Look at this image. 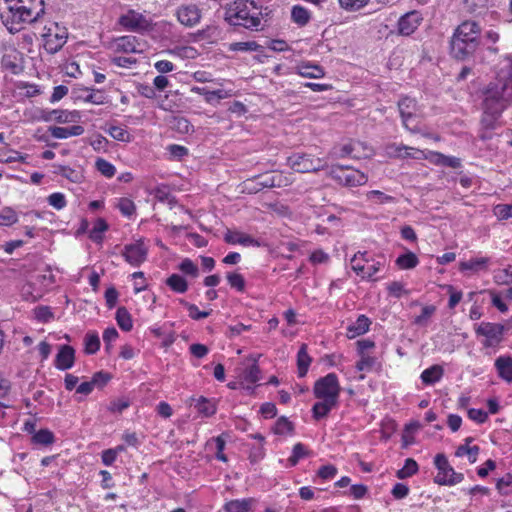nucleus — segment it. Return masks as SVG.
Here are the masks:
<instances>
[{"mask_svg":"<svg viewBox=\"0 0 512 512\" xmlns=\"http://www.w3.org/2000/svg\"><path fill=\"white\" fill-rule=\"evenodd\" d=\"M384 259L373 260L367 258L366 252H358L351 259L352 270L366 280H376L374 276L384 266Z\"/></svg>","mask_w":512,"mask_h":512,"instance_id":"obj_6","label":"nucleus"},{"mask_svg":"<svg viewBox=\"0 0 512 512\" xmlns=\"http://www.w3.org/2000/svg\"><path fill=\"white\" fill-rule=\"evenodd\" d=\"M341 388L335 373H329L318 379L313 387L314 396L319 400H328L338 403Z\"/></svg>","mask_w":512,"mask_h":512,"instance_id":"obj_5","label":"nucleus"},{"mask_svg":"<svg viewBox=\"0 0 512 512\" xmlns=\"http://www.w3.org/2000/svg\"><path fill=\"white\" fill-rule=\"evenodd\" d=\"M485 113L491 114L493 117L500 115L503 110V101L497 92H488L483 102Z\"/></svg>","mask_w":512,"mask_h":512,"instance_id":"obj_23","label":"nucleus"},{"mask_svg":"<svg viewBox=\"0 0 512 512\" xmlns=\"http://www.w3.org/2000/svg\"><path fill=\"white\" fill-rule=\"evenodd\" d=\"M195 409L204 417H209L216 412L215 405L204 397L197 399Z\"/></svg>","mask_w":512,"mask_h":512,"instance_id":"obj_42","label":"nucleus"},{"mask_svg":"<svg viewBox=\"0 0 512 512\" xmlns=\"http://www.w3.org/2000/svg\"><path fill=\"white\" fill-rule=\"evenodd\" d=\"M337 405L338 403L331 402L328 400H319L312 407L313 417L316 420H320L326 417L331 410L337 407Z\"/></svg>","mask_w":512,"mask_h":512,"instance_id":"obj_32","label":"nucleus"},{"mask_svg":"<svg viewBox=\"0 0 512 512\" xmlns=\"http://www.w3.org/2000/svg\"><path fill=\"white\" fill-rule=\"evenodd\" d=\"M108 229V224L102 218H98L92 229L90 230L89 237L94 242H101L103 239L104 232Z\"/></svg>","mask_w":512,"mask_h":512,"instance_id":"obj_40","label":"nucleus"},{"mask_svg":"<svg viewBox=\"0 0 512 512\" xmlns=\"http://www.w3.org/2000/svg\"><path fill=\"white\" fill-rule=\"evenodd\" d=\"M85 352L87 354H95L100 348V338L97 332L90 331L84 338Z\"/></svg>","mask_w":512,"mask_h":512,"instance_id":"obj_38","label":"nucleus"},{"mask_svg":"<svg viewBox=\"0 0 512 512\" xmlns=\"http://www.w3.org/2000/svg\"><path fill=\"white\" fill-rule=\"evenodd\" d=\"M481 28L475 21H464L455 30L451 40V53L457 59L471 56L480 44Z\"/></svg>","mask_w":512,"mask_h":512,"instance_id":"obj_1","label":"nucleus"},{"mask_svg":"<svg viewBox=\"0 0 512 512\" xmlns=\"http://www.w3.org/2000/svg\"><path fill=\"white\" fill-rule=\"evenodd\" d=\"M408 150H414L413 148H410L405 145H398V144H390L386 147V153L391 157H408L412 156V154L408 153ZM414 158H420L417 155L413 154Z\"/></svg>","mask_w":512,"mask_h":512,"instance_id":"obj_44","label":"nucleus"},{"mask_svg":"<svg viewBox=\"0 0 512 512\" xmlns=\"http://www.w3.org/2000/svg\"><path fill=\"white\" fill-rule=\"evenodd\" d=\"M434 465L437 469V475L434 478L436 484L454 486L463 481L464 475L454 470L444 454L440 453L435 456Z\"/></svg>","mask_w":512,"mask_h":512,"instance_id":"obj_7","label":"nucleus"},{"mask_svg":"<svg viewBox=\"0 0 512 512\" xmlns=\"http://www.w3.org/2000/svg\"><path fill=\"white\" fill-rule=\"evenodd\" d=\"M478 446L461 445L457 448L455 455L457 457L467 456L470 463H475L479 454Z\"/></svg>","mask_w":512,"mask_h":512,"instance_id":"obj_43","label":"nucleus"},{"mask_svg":"<svg viewBox=\"0 0 512 512\" xmlns=\"http://www.w3.org/2000/svg\"><path fill=\"white\" fill-rule=\"evenodd\" d=\"M33 442L39 445H50L54 442V435L47 429H41L33 435Z\"/></svg>","mask_w":512,"mask_h":512,"instance_id":"obj_45","label":"nucleus"},{"mask_svg":"<svg viewBox=\"0 0 512 512\" xmlns=\"http://www.w3.org/2000/svg\"><path fill=\"white\" fill-rule=\"evenodd\" d=\"M432 157V161L437 165L450 168H459L461 166L460 159L454 156H446L439 152H433Z\"/></svg>","mask_w":512,"mask_h":512,"instance_id":"obj_34","label":"nucleus"},{"mask_svg":"<svg viewBox=\"0 0 512 512\" xmlns=\"http://www.w3.org/2000/svg\"><path fill=\"white\" fill-rule=\"evenodd\" d=\"M367 199L374 201L378 204H385V203H391L394 202V197L384 194L383 192L379 190H372L367 193Z\"/></svg>","mask_w":512,"mask_h":512,"instance_id":"obj_54","label":"nucleus"},{"mask_svg":"<svg viewBox=\"0 0 512 512\" xmlns=\"http://www.w3.org/2000/svg\"><path fill=\"white\" fill-rule=\"evenodd\" d=\"M371 320L366 315H359L357 319L348 325L346 335L349 339L361 336L369 331Z\"/></svg>","mask_w":512,"mask_h":512,"instance_id":"obj_22","label":"nucleus"},{"mask_svg":"<svg viewBox=\"0 0 512 512\" xmlns=\"http://www.w3.org/2000/svg\"><path fill=\"white\" fill-rule=\"evenodd\" d=\"M418 263H419V260H418L417 256L413 252H410V251L403 255H400L396 259V265L400 269H403V270L412 269V268L416 267L418 265Z\"/></svg>","mask_w":512,"mask_h":512,"instance_id":"obj_39","label":"nucleus"},{"mask_svg":"<svg viewBox=\"0 0 512 512\" xmlns=\"http://www.w3.org/2000/svg\"><path fill=\"white\" fill-rule=\"evenodd\" d=\"M110 49L117 53L135 54L144 51V45L136 36L125 35L117 37L110 42Z\"/></svg>","mask_w":512,"mask_h":512,"instance_id":"obj_14","label":"nucleus"},{"mask_svg":"<svg viewBox=\"0 0 512 512\" xmlns=\"http://www.w3.org/2000/svg\"><path fill=\"white\" fill-rule=\"evenodd\" d=\"M17 221V213L10 207H5L0 211V226H11Z\"/></svg>","mask_w":512,"mask_h":512,"instance_id":"obj_48","label":"nucleus"},{"mask_svg":"<svg viewBox=\"0 0 512 512\" xmlns=\"http://www.w3.org/2000/svg\"><path fill=\"white\" fill-rule=\"evenodd\" d=\"M291 17L297 25L305 26L310 21L311 14L305 7L295 5L292 7Z\"/></svg>","mask_w":512,"mask_h":512,"instance_id":"obj_33","label":"nucleus"},{"mask_svg":"<svg viewBox=\"0 0 512 512\" xmlns=\"http://www.w3.org/2000/svg\"><path fill=\"white\" fill-rule=\"evenodd\" d=\"M297 72L302 77L314 79L322 78L325 75L322 67L310 63H302L298 65Z\"/></svg>","mask_w":512,"mask_h":512,"instance_id":"obj_29","label":"nucleus"},{"mask_svg":"<svg viewBox=\"0 0 512 512\" xmlns=\"http://www.w3.org/2000/svg\"><path fill=\"white\" fill-rule=\"evenodd\" d=\"M504 331V325L483 322L477 327L476 334L485 337V341L483 342L485 347H493L501 343Z\"/></svg>","mask_w":512,"mask_h":512,"instance_id":"obj_13","label":"nucleus"},{"mask_svg":"<svg viewBox=\"0 0 512 512\" xmlns=\"http://www.w3.org/2000/svg\"><path fill=\"white\" fill-rule=\"evenodd\" d=\"M75 362V350L69 345H62L56 355L54 365L59 370H68Z\"/></svg>","mask_w":512,"mask_h":512,"instance_id":"obj_20","label":"nucleus"},{"mask_svg":"<svg viewBox=\"0 0 512 512\" xmlns=\"http://www.w3.org/2000/svg\"><path fill=\"white\" fill-rule=\"evenodd\" d=\"M493 213L499 220L512 218V204H498L494 207Z\"/></svg>","mask_w":512,"mask_h":512,"instance_id":"obj_59","label":"nucleus"},{"mask_svg":"<svg viewBox=\"0 0 512 512\" xmlns=\"http://www.w3.org/2000/svg\"><path fill=\"white\" fill-rule=\"evenodd\" d=\"M118 451H123V447L122 446H118L115 449L104 450L102 452V462H103V464L105 466L112 465L115 462L116 458H117Z\"/></svg>","mask_w":512,"mask_h":512,"instance_id":"obj_63","label":"nucleus"},{"mask_svg":"<svg viewBox=\"0 0 512 512\" xmlns=\"http://www.w3.org/2000/svg\"><path fill=\"white\" fill-rule=\"evenodd\" d=\"M34 314L36 319L41 322H49L54 318V315L48 306H39L35 308Z\"/></svg>","mask_w":512,"mask_h":512,"instance_id":"obj_62","label":"nucleus"},{"mask_svg":"<svg viewBox=\"0 0 512 512\" xmlns=\"http://www.w3.org/2000/svg\"><path fill=\"white\" fill-rule=\"evenodd\" d=\"M307 455V450L302 443H297L294 445L292 454L289 457L288 461L291 466H295L300 459L304 458Z\"/></svg>","mask_w":512,"mask_h":512,"instance_id":"obj_55","label":"nucleus"},{"mask_svg":"<svg viewBox=\"0 0 512 512\" xmlns=\"http://www.w3.org/2000/svg\"><path fill=\"white\" fill-rule=\"evenodd\" d=\"M328 175L342 186L357 187L366 184L368 177L361 171L349 166L333 165Z\"/></svg>","mask_w":512,"mask_h":512,"instance_id":"obj_4","label":"nucleus"},{"mask_svg":"<svg viewBox=\"0 0 512 512\" xmlns=\"http://www.w3.org/2000/svg\"><path fill=\"white\" fill-rule=\"evenodd\" d=\"M121 254L127 263L133 267H138L146 260L148 247L143 240H136L126 244Z\"/></svg>","mask_w":512,"mask_h":512,"instance_id":"obj_12","label":"nucleus"},{"mask_svg":"<svg viewBox=\"0 0 512 512\" xmlns=\"http://www.w3.org/2000/svg\"><path fill=\"white\" fill-rule=\"evenodd\" d=\"M418 471V464L415 460L408 458L405 460V465L402 469L397 472L399 479L411 477Z\"/></svg>","mask_w":512,"mask_h":512,"instance_id":"obj_46","label":"nucleus"},{"mask_svg":"<svg viewBox=\"0 0 512 512\" xmlns=\"http://www.w3.org/2000/svg\"><path fill=\"white\" fill-rule=\"evenodd\" d=\"M81 118V113L77 110L67 111L61 109H54L45 112L43 115L44 121H56L58 123H74L78 122Z\"/></svg>","mask_w":512,"mask_h":512,"instance_id":"obj_19","label":"nucleus"},{"mask_svg":"<svg viewBox=\"0 0 512 512\" xmlns=\"http://www.w3.org/2000/svg\"><path fill=\"white\" fill-rule=\"evenodd\" d=\"M253 502L254 501L251 498L230 500L224 505V511L225 512H250Z\"/></svg>","mask_w":512,"mask_h":512,"instance_id":"obj_28","label":"nucleus"},{"mask_svg":"<svg viewBox=\"0 0 512 512\" xmlns=\"http://www.w3.org/2000/svg\"><path fill=\"white\" fill-rule=\"evenodd\" d=\"M258 44L254 41L233 42L228 46L229 51H256Z\"/></svg>","mask_w":512,"mask_h":512,"instance_id":"obj_60","label":"nucleus"},{"mask_svg":"<svg viewBox=\"0 0 512 512\" xmlns=\"http://www.w3.org/2000/svg\"><path fill=\"white\" fill-rule=\"evenodd\" d=\"M212 442L215 444V448H216V454H215L216 459H218L219 461H222V462H226L227 457L223 453L226 442L223 439V437L218 436L216 438H213Z\"/></svg>","mask_w":512,"mask_h":512,"instance_id":"obj_64","label":"nucleus"},{"mask_svg":"<svg viewBox=\"0 0 512 512\" xmlns=\"http://www.w3.org/2000/svg\"><path fill=\"white\" fill-rule=\"evenodd\" d=\"M167 151L169 152L170 158L172 160H182L185 156L188 155V149L185 146L171 144L167 146Z\"/></svg>","mask_w":512,"mask_h":512,"instance_id":"obj_53","label":"nucleus"},{"mask_svg":"<svg viewBox=\"0 0 512 512\" xmlns=\"http://www.w3.org/2000/svg\"><path fill=\"white\" fill-rule=\"evenodd\" d=\"M8 16L12 24H31L36 22L45 11L43 0H6Z\"/></svg>","mask_w":512,"mask_h":512,"instance_id":"obj_3","label":"nucleus"},{"mask_svg":"<svg viewBox=\"0 0 512 512\" xmlns=\"http://www.w3.org/2000/svg\"><path fill=\"white\" fill-rule=\"evenodd\" d=\"M191 91L193 93L203 95L206 102L208 103H212L215 99L220 100L228 97V93L222 89L211 91L208 90L206 87L194 86L191 88Z\"/></svg>","mask_w":512,"mask_h":512,"instance_id":"obj_31","label":"nucleus"},{"mask_svg":"<svg viewBox=\"0 0 512 512\" xmlns=\"http://www.w3.org/2000/svg\"><path fill=\"white\" fill-rule=\"evenodd\" d=\"M226 279L231 288L235 289L238 292L243 293L246 289V281L240 273L237 272H228L226 274Z\"/></svg>","mask_w":512,"mask_h":512,"instance_id":"obj_41","label":"nucleus"},{"mask_svg":"<svg viewBox=\"0 0 512 512\" xmlns=\"http://www.w3.org/2000/svg\"><path fill=\"white\" fill-rule=\"evenodd\" d=\"M293 430L292 423L285 417H280L273 428L275 434L278 435H287L290 434Z\"/></svg>","mask_w":512,"mask_h":512,"instance_id":"obj_51","label":"nucleus"},{"mask_svg":"<svg viewBox=\"0 0 512 512\" xmlns=\"http://www.w3.org/2000/svg\"><path fill=\"white\" fill-rule=\"evenodd\" d=\"M50 135L56 139H67L72 136H80L84 133V127L73 125L71 127L52 126L48 129Z\"/></svg>","mask_w":512,"mask_h":512,"instance_id":"obj_25","label":"nucleus"},{"mask_svg":"<svg viewBox=\"0 0 512 512\" xmlns=\"http://www.w3.org/2000/svg\"><path fill=\"white\" fill-rule=\"evenodd\" d=\"M243 379L252 384L260 380V369L256 363L251 364L245 369Z\"/></svg>","mask_w":512,"mask_h":512,"instance_id":"obj_52","label":"nucleus"},{"mask_svg":"<svg viewBox=\"0 0 512 512\" xmlns=\"http://www.w3.org/2000/svg\"><path fill=\"white\" fill-rule=\"evenodd\" d=\"M95 165L97 170L107 178L113 177L116 173L115 166L105 159H97Z\"/></svg>","mask_w":512,"mask_h":512,"instance_id":"obj_47","label":"nucleus"},{"mask_svg":"<svg viewBox=\"0 0 512 512\" xmlns=\"http://www.w3.org/2000/svg\"><path fill=\"white\" fill-rule=\"evenodd\" d=\"M311 361L312 359L307 353V345L302 344L297 353V368L299 377H304L307 374Z\"/></svg>","mask_w":512,"mask_h":512,"instance_id":"obj_30","label":"nucleus"},{"mask_svg":"<svg viewBox=\"0 0 512 512\" xmlns=\"http://www.w3.org/2000/svg\"><path fill=\"white\" fill-rule=\"evenodd\" d=\"M338 2L346 11H357L366 6L369 0H338Z\"/></svg>","mask_w":512,"mask_h":512,"instance_id":"obj_56","label":"nucleus"},{"mask_svg":"<svg viewBox=\"0 0 512 512\" xmlns=\"http://www.w3.org/2000/svg\"><path fill=\"white\" fill-rule=\"evenodd\" d=\"M400 116L402 118L403 126L411 131L414 128L411 126L414 122V117L417 111V103L415 99L410 97H403L398 102Z\"/></svg>","mask_w":512,"mask_h":512,"instance_id":"obj_16","label":"nucleus"},{"mask_svg":"<svg viewBox=\"0 0 512 512\" xmlns=\"http://www.w3.org/2000/svg\"><path fill=\"white\" fill-rule=\"evenodd\" d=\"M47 202L50 206L57 210L63 209L67 204L65 195L60 192H55L49 195L47 198Z\"/></svg>","mask_w":512,"mask_h":512,"instance_id":"obj_58","label":"nucleus"},{"mask_svg":"<svg viewBox=\"0 0 512 512\" xmlns=\"http://www.w3.org/2000/svg\"><path fill=\"white\" fill-rule=\"evenodd\" d=\"M495 368L498 376L506 381L512 383V357L511 356H499L495 360Z\"/></svg>","mask_w":512,"mask_h":512,"instance_id":"obj_26","label":"nucleus"},{"mask_svg":"<svg viewBox=\"0 0 512 512\" xmlns=\"http://www.w3.org/2000/svg\"><path fill=\"white\" fill-rule=\"evenodd\" d=\"M179 269L186 275L196 278L199 274L197 265L189 258H185L179 265Z\"/></svg>","mask_w":512,"mask_h":512,"instance_id":"obj_57","label":"nucleus"},{"mask_svg":"<svg viewBox=\"0 0 512 512\" xmlns=\"http://www.w3.org/2000/svg\"><path fill=\"white\" fill-rule=\"evenodd\" d=\"M107 133L117 141L121 142H131L133 140V136L129 133V131L122 126L111 125L107 129Z\"/></svg>","mask_w":512,"mask_h":512,"instance_id":"obj_36","label":"nucleus"},{"mask_svg":"<svg viewBox=\"0 0 512 512\" xmlns=\"http://www.w3.org/2000/svg\"><path fill=\"white\" fill-rule=\"evenodd\" d=\"M490 263H491V260L489 257H485V256L475 257V258H471L466 261H461L459 263V270L461 272L469 271L473 274H476V273H479L482 271H487Z\"/></svg>","mask_w":512,"mask_h":512,"instance_id":"obj_21","label":"nucleus"},{"mask_svg":"<svg viewBox=\"0 0 512 512\" xmlns=\"http://www.w3.org/2000/svg\"><path fill=\"white\" fill-rule=\"evenodd\" d=\"M119 24L128 31L144 33L152 28V20L135 10H128L119 18Z\"/></svg>","mask_w":512,"mask_h":512,"instance_id":"obj_9","label":"nucleus"},{"mask_svg":"<svg viewBox=\"0 0 512 512\" xmlns=\"http://www.w3.org/2000/svg\"><path fill=\"white\" fill-rule=\"evenodd\" d=\"M261 9L251 0H235L225 10V20L234 26L257 29L261 24Z\"/></svg>","mask_w":512,"mask_h":512,"instance_id":"obj_2","label":"nucleus"},{"mask_svg":"<svg viewBox=\"0 0 512 512\" xmlns=\"http://www.w3.org/2000/svg\"><path fill=\"white\" fill-rule=\"evenodd\" d=\"M224 240L228 244L232 245L240 244L243 246H259L258 241L252 236L239 231L228 230L224 235Z\"/></svg>","mask_w":512,"mask_h":512,"instance_id":"obj_24","label":"nucleus"},{"mask_svg":"<svg viewBox=\"0 0 512 512\" xmlns=\"http://www.w3.org/2000/svg\"><path fill=\"white\" fill-rule=\"evenodd\" d=\"M181 303L187 308L189 317L192 318L193 320H200V319L206 318L212 312V310L200 311L195 304L186 302L184 300H181Z\"/></svg>","mask_w":512,"mask_h":512,"instance_id":"obj_50","label":"nucleus"},{"mask_svg":"<svg viewBox=\"0 0 512 512\" xmlns=\"http://www.w3.org/2000/svg\"><path fill=\"white\" fill-rule=\"evenodd\" d=\"M372 154V149L360 141H352L342 146L333 147L329 152L332 158L351 157L355 159L366 158Z\"/></svg>","mask_w":512,"mask_h":512,"instance_id":"obj_10","label":"nucleus"},{"mask_svg":"<svg viewBox=\"0 0 512 512\" xmlns=\"http://www.w3.org/2000/svg\"><path fill=\"white\" fill-rule=\"evenodd\" d=\"M360 360L356 363V369L361 372H369L373 369L376 364L375 357L369 356L367 354H359Z\"/></svg>","mask_w":512,"mask_h":512,"instance_id":"obj_49","label":"nucleus"},{"mask_svg":"<svg viewBox=\"0 0 512 512\" xmlns=\"http://www.w3.org/2000/svg\"><path fill=\"white\" fill-rule=\"evenodd\" d=\"M176 16L182 25L194 27L201 20V11L195 4L181 5L176 11Z\"/></svg>","mask_w":512,"mask_h":512,"instance_id":"obj_15","label":"nucleus"},{"mask_svg":"<svg viewBox=\"0 0 512 512\" xmlns=\"http://www.w3.org/2000/svg\"><path fill=\"white\" fill-rule=\"evenodd\" d=\"M116 321L119 327L124 331H130L133 327L131 315L125 307H119L117 309Z\"/></svg>","mask_w":512,"mask_h":512,"instance_id":"obj_37","label":"nucleus"},{"mask_svg":"<svg viewBox=\"0 0 512 512\" xmlns=\"http://www.w3.org/2000/svg\"><path fill=\"white\" fill-rule=\"evenodd\" d=\"M117 207L124 216L129 217L135 212V205L133 201L128 198L118 199Z\"/></svg>","mask_w":512,"mask_h":512,"instance_id":"obj_61","label":"nucleus"},{"mask_svg":"<svg viewBox=\"0 0 512 512\" xmlns=\"http://www.w3.org/2000/svg\"><path fill=\"white\" fill-rule=\"evenodd\" d=\"M422 16L418 11H410L403 15L398 21V32L400 35L409 36L418 28Z\"/></svg>","mask_w":512,"mask_h":512,"instance_id":"obj_17","label":"nucleus"},{"mask_svg":"<svg viewBox=\"0 0 512 512\" xmlns=\"http://www.w3.org/2000/svg\"><path fill=\"white\" fill-rule=\"evenodd\" d=\"M42 37L44 49L50 54H55L65 45L68 32L64 26L53 22L44 27Z\"/></svg>","mask_w":512,"mask_h":512,"instance_id":"obj_8","label":"nucleus"},{"mask_svg":"<svg viewBox=\"0 0 512 512\" xmlns=\"http://www.w3.org/2000/svg\"><path fill=\"white\" fill-rule=\"evenodd\" d=\"M444 369L440 365H433L421 373V380L426 385H433L443 377Z\"/></svg>","mask_w":512,"mask_h":512,"instance_id":"obj_27","label":"nucleus"},{"mask_svg":"<svg viewBox=\"0 0 512 512\" xmlns=\"http://www.w3.org/2000/svg\"><path fill=\"white\" fill-rule=\"evenodd\" d=\"M72 96L75 101H84L95 105H102L106 102V98L102 93L85 87H75L72 90Z\"/></svg>","mask_w":512,"mask_h":512,"instance_id":"obj_18","label":"nucleus"},{"mask_svg":"<svg viewBox=\"0 0 512 512\" xmlns=\"http://www.w3.org/2000/svg\"><path fill=\"white\" fill-rule=\"evenodd\" d=\"M289 166L296 172H316L326 167V162L320 158L314 159L307 154H294L288 158Z\"/></svg>","mask_w":512,"mask_h":512,"instance_id":"obj_11","label":"nucleus"},{"mask_svg":"<svg viewBox=\"0 0 512 512\" xmlns=\"http://www.w3.org/2000/svg\"><path fill=\"white\" fill-rule=\"evenodd\" d=\"M166 284L176 293H185L188 290L187 281L179 274L169 276L166 280Z\"/></svg>","mask_w":512,"mask_h":512,"instance_id":"obj_35","label":"nucleus"}]
</instances>
